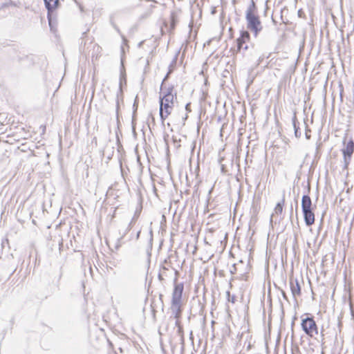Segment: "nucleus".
I'll list each match as a JSON object with an SVG mask.
<instances>
[{
  "label": "nucleus",
  "instance_id": "f257e3e1",
  "mask_svg": "<svg viewBox=\"0 0 354 354\" xmlns=\"http://www.w3.org/2000/svg\"><path fill=\"white\" fill-rule=\"evenodd\" d=\"M248 28L254 33L257 37L258 33L261 31L263 27L259 16L257 15V8L254 2L252 0L250 4L247 8L245 13Z\"/></svg>",
  "mask_w": 354,
  "mask_h": 354
},
{
  "label": "nucleus",
  "instance_id": "f03ea898",
  "mask_svg": "<svg viewBox=\"0 0 354 354\" xmlns=\"http://www.w3.org/2000/svg\"><path fill=\"white\" fill-rule=\"evenodd\" d=\"M176 95L165 94L160 97V110L159 113L162 123L163 124L166 118L171 114L173 106L174 98Z\"/></svg>",
  "mask_w": 354,
  "mask_h": 354
},
{
  "label": "nucleus",
  "instance_id": "7ed1b4c3",
  "mask_svg": "<svg viewBox=\"0 0 354 354\" xmlns=\"http://www.w3.org/2000/svg\"><path fill=\"white\" fill-rule=\"evenodd\" d=\"M341 151L343 154L344 168H347L351 161L352 155L354 152V142L347 135L343 138V148L341 149Z\"/></svg>",
  "mask_w": 354,
  "mask_h": 354
},
{
  "label": "nucleus",
  "instance_id": "20e7f679",
  "mask_svg": "<svg viewBox=\"0 0 354 354\" xmlns=\"http://www.w3.org/2000/svg\"><path fill=\"white\" fill-rule=\"evenodd\" d=\"M302 330L310 337H315L318 335V327L313 317L303 318L301 324Z\"/></svg>",
  "mask_w": 354,
  "mask_h": 354
},
{
  "label": "nucleus",
  "instance_id": "39448f33",
  "mask_svg": "<svg viewBox=\"0 0 354 354\" xmlns=\"http://www.w3.org/2000/svg\"><path fill=\"white\" fill-rule=\"evenodd\" d=\"M48 10V20L50 29H53L54 21L53 12L59 4V0H44Z\"/></svg>",
  "mask_w": 354,
  "mask_h": 354
},
{
  "label": "nucleus",
  "instance_id": "423d86ee",
  "mask_svg": "<svg viewBox=\"0 0 354 354\" xmlns=\"http://www.w3.org/2000/svg\"><path fill=\"white\" fill-rule=\"evenodd\" d=\"M250 39V34L248 31H242L240 37L236 39L237 52L243 53L248 49V46L245 44Z\"/></svg>",
  "mask_w": 354,
  "mask_h": 354
},
{
  "label": "nucleus",
  "instance_id": "0eeeda50",
  "mask_svg": "<svg viewBox=\"0 0 354 354\" xmlns=\"http://www.w3.org/2000/svg\"><path fill=\"white\" fill-rule=\"evenodd\" d=\"M184 289L183 283H177L172 292L171 304H181L182 295Z\"/></svg>",
  "mask_w": 354,
  "mask_h": 354
},
{
  "label": "nucleus",
  "instance_id": "6e6552de",
  "mask_svg": "<svg viewBox=\"0 0 354 354\" xmlns=\"http://www.w3.org/2000/svg\"><path fill=\"white\" fill-rule=\"evenodd\" d=\"M304 214V221L307 226L312 225L315 222V214L313 212V209H306L302 210Z\"/></svg>",
  "mask_w": 354,
  "mask_h": 354
},
{
  "label": "nucleus",
  "instance_id": "1a4fd4ad",
  "mask_svg": "<svg viewBox=\"0 0 354 354\" xmlns=\"http://www.w3.org/2000/svg\"><path fill=\"white\" fill-rule=\"evenodd\" d=\"M290 287L292 296L296 298L301 295V287L297 279H290Z\"/></svg>",
  "mask_w": 354,
  "mask_h": 354
},
{
  "label": "nucleus",
  "instance_id": "9d476101",
  "mask_svg": "<svg viewBox=\"0 0 354 354\" xmlns=\"http://www.w3.org/2000/svg\"><path fill=\"white\" fill-rule=\"evenodd\" d=\"M284 203H285V197L283 195L281 201L276 205V207L274 209V212L271 215V217H270L271 223L273 221L274 218L281 214V213L283 212V207Z\"/></svg>",
  "mask_w": 354,
  "mask_h": 354
},
{
  "label": "nucleus",
  "instance_id": "9b49d317",
  "mask_svg": "<svg viewBox=\"0 0 354 354\" xmlns=\"http://www.w3.org/2000/svg\"><path fill=\"white\" fill-rule=\"evenodd\" d=\"M170 310L174 319H180L181 315V304H171Z\"/></svg>",
  "mask_w": 354,
  "mask_h": 354
},
{
  "label": "nucleus",
  "instance_id": "f8f14e48",
  "mask_svg": "<svg viewBox=\"0 0 354 354\" xmlns=\"http://www.w3.org/2000/svg\"><path fill=\"white\" fill-rule=\"evenodd\" d=\"M301 207L302 210L312 208V201L309 196H303L301 199Z\"/></svg>",
  "mask_w": 354,
  "mask_h": 354
},
{
  "label": "nucleus",
  "instance_id": "ddd939ff",
  "mask_svg": "<svg viewBox=\"0 0 354 354\" xmlns=\"http://www.w3.org/2000/svg\"><path fill=\"white\" fill-rule=\"evenodd\" d=\"M292 125H293L294 130H295V137L299 138L301 136V133L299 130V127L298 126V122H297V119L295 113L294 114V115L292 117Z\"/></svg>",
  "mask_w": 354,
  "mask_h": 354
},
{
  "label": "nucleus",
  "instance_id": "4468645a",
  "mask_svg": "<svg viewBox=\"0 0 354 354\" xmlns=\"http://www.w3.org/2000/svg\"><path fill=\"white\" fill-rule=\"evenodd\" d=\"M140 210H136L131 221H130L129 225H128V227H127V230H130L133 226L134 225L135 223L136 222V221L138 220L139 216H140Z\"/></svg>",
  "mask_w": 354,
  "mask_h": 354
},
{
  "label": "nucleus",
  "instance_id": "2eb2a0df",
  "mask_svg": "<svg viewBox=\"0 0 354 354\" xmlns=\"http://www.w3.org/2000/svg\"><path fill=\"white\" fill-rule=\"evenodd\" d=\"M177 334L180 337V343L181 344L182 348H183L185 346V337L182 326H179V328H178Z\"/></svg>",
  "mask_w": 354,
  "mask_h": 354
},
{
  "label": "nucleus",
  "instance_id": "dca6fc26",
  "mask_svg": "<svg viewBox=\"0 0 354 354\" xmlns=\"http://www.w3.org/2000/svg\"><path fill=\"white\" fill-rule=\"evenodd\" d=\"M226 295L227 297L228 301L234 304L235 302V296H234V295L231 296L230 291H227Z\"/></svg>",
  "mask_w": 354,
  "mask_h": 354
},
{
  "label": "nucleus",
  "instance_id": "f3484780",
  "mask_svg": "<svg viewBox=\"0 0 354 354\" xmlns=\"http://www.w3.org/2000/svg\"><path fill=\"white\" fill-rule=\"evenodd\" d=\"M173 90H174V88H173L172 86L169 87V88L167 89V91H164L163 90H162V95H165V94H168V93H169L170 95H174V94L172 93Z\"/></svg>",
  "mask_w": 354,
  "mask_h": 354
},
{
  "label": "nucleus",
  "instance_id": "a211bd4d",
  "mask_svg": "<svg viewBox=\"0 0 354 354\" xmlns=\"http://www.w3.org/2000/svg\"><path fill=\"white\" fill-rule=\"evenodd\" d=\"M321 337H322V339H321L322 346H323L324 344H325V342H324V330L323 329L321 330Z\"/></svg>",
  "mask_w": 354,
  "mask_h": 354
},
{
  "label": "nucleus",
  "instance_id": "6ab92c4d",
  "mask_svg": "<svg viewBox=\"0 0 354 354\" xmlns=\"http://www.w3.org/2000/svg\"><path fill=\"white\" fill-rule=\"evenodd\" d=\"M171 71H169L168 73L166 75V76L165 77L162 82V84H161V87H160V89L161 90H163V84H164V82L166 81V80L168 78L169 74H170Z\"/></svg>",
  "mask_w": 354,
  "mask_h": 354
},
{
  "label": "nucleus",
  "instance_id": "aec40b11",
  "mask_svg": "<svg viewBox=\"0 0 354 354\" xmlns=\"http://www.w3.org/2000/svg\"><path fill=\"white\" fill-rule=\"evenodd\" d=\"M175 325H176V326L177 328H179V326H182L180 325V322L179 319H176Z\"/></svg>",
  "mask_w": 354,
  "mask_h": 354
},
{
  "label": "nucleus",
  "instance_id": "412c9836",
  "mask_svg": "<svg viewBox=\"0 0 354 354\" xmlns=\"http://www.w3.org/2000/svg\"><path fill=\"white\" fill-rule=\"evenodd\" d=\"M189 106H190V103H188V104H186L185 109H186V110H187L188 112H190V111H191V109H190Z\"/></svg>",
  "mask_w": 354,
  "mask_h": 354
},
{
  "label": "nucleus",
  "instance_id": "4be33fe9",
  "mask_svg": "<svg viewBox=\"0 0 354 354\" xmlns=\"http://www.w3.org/2000/svg\"><path fill=\"white\" fill-rule=\"evenodd\" d=\"M113 26L114 28H115V29L118 32H120V29L118 28V27L115 24H113Z\"/></svg>",
  "mask_w": 354,
  "mask_h": 354
},
{
  "label": "nucleus",
  "instance_id": "5701e85b",
  "mask_svg": "<svg viewBox=\"0 0 354 354\" xmlns=\"http://www.w3.org/2000/svg\"><path fill=\"white\" fill-rule=\"evenodd\" d=\"M282 295H283V299H285L286 300L288 299L286 294V292L284 291H282Z\"/></svg>",
  "mask_w": 354,
  "mask_h": 354
},
{
  "label": "nucleus",
  "instance_id": "b1692460",
  "mask_svg": "<svg viewBox=\"0 0 354 354\" xmlns=\"http://www.w3.org/2000/svg\"><path fill=\"white\" fill-rule=\"evenodd\" d=\"M140 230H139V231L138 232V233L136 234V239H137V240L139 239V237H140Z\"/></svg>",
  "mask_w": 354,
  "mask_h": 354
},
{
  "label": "nucleus",
  "instance_id": "393cba45",
  "mask_svg": "<svg viewBox=\"0 0 354 354\" xmlns=\"http://www.w3.org/2000/svg\"><path fill=\"white\" fill-rule=\"evenodd\" d=\"M136 100L135 101L134 104H133V107L135 108V111H136V109H137V105H136Z\"/></svg>",
  "mask_w": 354,
  "mask_h": 354
},
{
  "label": "nucleus",
  "instance_id": "a878e982",
  "mask_svg": "<svg viewBox=\"0 0 354 354\" xmlns=\"http://www.w3.org/2000/svg\"><path fill=\"white\" fill-rule=\"evenodd\" d=\"M190 339L193 341V334L192 331L190 332Z\"/></svg>",
  "mask_w": 354,
  "mask_h": 354
},
{
  "label": "nucleus",
  "instance_id": "bb28decb",
  "mask_svg": "<svg viewBox=\"0 0 354 354\" xmlns=\"http://www.w3.org/2000/svg\"><path fill=\"white\" fill-rule=\"evenodd\" d=\"M263 59V57H260L259 58V64Z\"/></svg>",
  "mask_w": 354,
  "mask_h": 354
},
{
  "label": "nucleus",
  "instance_id": "cd10ccee",
  "mask_svg": "<svg viewBox=\"0 0 354 354\" xmlns=\"http://www.w3.org/2000/svg\"><path fill=\"white\" fill-rule=\"evenodd\" d=\"M119 107V102H118V99L117 100V109H118Z\"/></svg>",
  "mask_w": 354,
  "mask_h": 354
},
{
  "label": "nucleus",
  "instance_id": "c85d7f7f",
  "mask_svg": "<svg viewBox=\"0 0 354 354\" xmlns=\"http://www.w3.org/2000/svg\"><path fill=\"white\" fill-rule=\"evenodd\" d=\"M306 138H307L308 139H309L310 136H308V133H306Z\"/></svg>",
  "mask_w": 354,
  "mask_h": 354
}]
</instances>
